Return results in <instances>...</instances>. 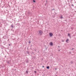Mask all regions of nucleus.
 I'll return each instance as SVG.
<instances>
[{"label": "nucleus", "mask_w": 76, "mask_h": 76, "mask_svg": "<svg viewBox=\"0 0 76 76\" xmlns=\"http://www.w3.org/2000/svg\"><path fill=\"white\" fill-rule=\"evenodd\" d=\"M31 41H29V44H30V43H31Z\"/></svg>", "instance_id": "f3484780"}, {"label": "nucleus", "mask_w": 76, "mask_h": 76, "mask_svg": "<svg viewBox=\"0 0 76 76\" xmlns=\"http://www.w3.org/2000/svg\"><path fill=\"white\" fill-rule=\"evenodd\" d=\"M55 70H57V69H55Z\"/></svg>", "instance_id": "bb28decb"}, {"label": "nucleus", "mask_w": 76, "mask_h": 76, "mask_svg": "<svg viewBox=\"0 0 76 76\" xmlns=\"http://www.w3.org/2000/svg\"><path fill=\"white\" fill-rule=\"evenodd\" d=\"M11 27H12V28H13V25H11Z\"/></svg>", "instance_id": "4468645a"}, {"label": "nucleus", "mask_w": 76, "mask_h": 76, "mask_svg": "<svg viewBox=\"0 0 76 76\" xmlns=\"http://www.w3.org/2000/svg\"><path fill=\"white\" fill-rule=\"evenodd\" d=\"M33 2H34V3H35V0H34L33 1Z\"/></svg>", "instance_id": "ddd939ff"}, {"label": "nucleus", "mask_w": 76, "mask_h": 76, "mask_svg": "<svg viewBox=\"0 0 76 76\" xmlns=\"http://www.w3.org/2000/svg\"><path fill=\"white\" fill-rule=\"evenodd\" d=\"M53 17V18H54L55 17V15H54Z\"/></svg>", "instance_id": "412c9836"}, {"label": "nucleus", "mask_w": 76, "mask_h": 76, "mask_svg": "<svg viewBox=\"0 0 76 76\" xmlns=\"http://www.w3.org/2000/svg\"><path fill=\"white\" fill-rule=\"evenodd\" d=\"M60 18L61 19H62L63 17V16L61 15L60 17Z\"/></svg>", "instance_id": "423d86ee"}, {"label": "nucleus", "mask_w": 76, "mask_h": 76, "mask_svg": "<svg viewBox=\"0 0 76 76\" xmlns=\"http://www.w3.org/2000/svg\"><path fill=\"white\" fill-rule=\"evenodd\" d=\"M62 42H64V40H62Z\"/></svg>", "instance_id": "b1692460"}, {"label": "nucleus", "mask_w": 76, "mask_h": 76, "mask_svg": "<svg viewBox=\"0 0 76 76\" xmlns=\"http://www.w3.org/2000/svg\"><path fill=\"white\" fill-rule=\"evenodd\" d=\"M69 39H67L66 40V42H67H67L68 41H69Z\"/></svg>", "instance_id": "1a4fd4ad"}, {"label": "nucleus", "mask_w": 76, "mask_h": 76, "mask_svg": "<svg viewBox=\"0 0 76 76\" xmlns=\"http://www.w3.org/2000/svg\"><path fill=\"white\" fill-rule=\"evenodd\" d=\"M34 72L35 73H37V72H36V71H34Z\"/></svg>", "instance_id": "aec40b11"}, {"label": "nucleus", "mask_w": 76, "mask_h": 76, "mask_svg": "<svg viewBox=\"0 0 76 76\" xmlns=\"http://www.w3.org/2000/svg\"><path fill=\"white\" fill-rule=\"evenodd\" d=\"M3 38L4 39H6V38H7V37L6 36H4Z\"/></svg>", "instance_id": "20e7f679"}, {"label": "nucleus", "mask_w": 76, "mask_h": 76, "mask_svg": "<svg viewBox=\"0 0 76 76\" xmlns=\"http://www.w3.org/2000/svg\"><path fill=\"white\" fill-rule=\"evenodd\" d=\"M35 51H36V50H35Z\"/></svg>", "instance_id": "c85d7f7f"}, {"label": "nucleus", "mask_w": 76, "mask_h": 76, "mask_svg": "<svg viewBox=\"0 0 76 76\" xmlns=\"http://www.w3.org/2000/svg\"><path fill=\"white\" fill-rule=\"evenodd\" d=\"M68 36H69V37H70V38H71V36H70V34H69V33L68 34Z\"/></svg>", "instance_id": "9d476101"}, {"label": "nucleus", "mask_w": 76, "mask_h": 76, "mask_svg": "<svg viewBox=\"0 0 76 76\" xmlns=\"http://www.w3.org/2000/svg\"><path fill=\"white\" fill-rule=\"evenodd\" d=\"M43 34V32L41 30H39V35H42Z\"/></svg>", "instance_id": "f257e3e1"}, {"label": "nucleus", "mask_w": 76, "mask_h": 76, "mask_svg": "<svg viewBox=\"0 0 76 76\" xmlns=\"http://www.w3.org/2000/svg\"><path fill=\"white\" fill-rule=\"evenodd\" d=\"M27 53L28 54H29V53L28 52H27Z\"/></svg>", "instance_id": "dca6fc26"}, {"label": "nucleus", "mask_w": 76, "mask_h": 76, "mask_svg": "<svg viewBox=\"0 0 76 76\" xmlns=\"http://www.w3.org/2000/svg\"><path fill=\"white\" fill-rule=\"evenodd\" d=\"M59 48H60V46H58V47Z\"/></svg>", "instance_id": "393cba45"}, {"label": "nucleus", "mask_w": 76, "mask_h": 76, "mask_svg": "<svg viewBox=\"0 0 76 76\" xmlns=\"http://www.w3.org/2000/svg\"><path fill=\"white\" fill-rule=\"evenodd\" d=\"M71 64H73V62L72 61H71Z\"/></svg>", "instance_id": "9b49d317"}, {"label": "nucleus", "mask_w": 76, "mask_h": 76, "mask_svg": "<svg viewBox=\"0 0 76 76\" xmlns=\"http://www.w3.org/2000/svg\"><path fill=\"white\" fill-rule=\"evenodd\" d=\"M74 49V48H72V50H73Z\"/></svg>", "instance_id": "a878e982"}, {"label": "nucleus", "mask_w": 76, "mask_h": 76, "mask_svg": "<svg viewBox=\"0 0 76 76\" xmlns=\"http://www.w3.org/2000/svg\"><path fill=\"white\" fill-rule=\"evenodd\" d=\"M28 16H30L31 15V12H28Z\"/></svg>", "instance_id": "f03ea898"}, {"label": "nucleus", "mask_w": 76, "mask_h": 76, "mask_svg": "<svg viewBox=\"0 0 76 76\" xmlns=\"http://www.w3.org/2000/svg\"><path fill=\"white\" fill-rule=\"evenodd\" d=\"M42 67H44V66H42Z\"/></svg>", "instance_id": "5701e85b"}, {"label": "nucleus", "mask_w": 76, "mask_h": 76, "mask_svg": "<svg viewBox=\"0 0 76 76\" xmlns=\"http://www.w3.org/2000/svg\"><path fill=\"white\" fill-rule=\"evenodd\" d=\"M55 10V9H53L52 10Z\"/></svg>", "instance_id": "a211bd4d"}, {"label": "nucleus", "mask_w": 76, "mask_h": 76, "mask_svg": "<svg viewBox=\"0 0 76 76\" xmlns=\"http://www.w3.org/2000/svg\"><path fill=\"white\" fill-rule=\"evenodd\" d=\"M46 2H48V1H46Z\"/></svg>", "instance_id": "4be33fe9"}, {"label": "nucleus", "mask_w": 76, "mask_h": 76, "mask_svg": "<svg viewBox=\"0 0 76 76\" xmlns=\"http://www.w3.org/2000/svg\"><path fill=\"white\" fill-rule=\"evenodd\" d=\"M46 68L47 69H50V66H48Z\"/></svg>", "instance_id": "6e6552de"}, {"label": "nucleus", "mask_w": 76, "mask_h": 76, "mask_svg": "<svg viewBox=\"0 0 76 76\" xmlns=\"http://www.w3.org/2000/svg\"><path fill=\"white\" fill-rule=\"evenodd\" d=\"M7 63L8 64H10V61H7Z\"/></svg>", "instance_id": "39448f33"}, {"label": "nucleus", "mask_w": 76, "mask_h": 76, "mask_svg": "<svg viewBox=\"0 0 76 76\" xmlns=\"http://www.w3.org/2000/svg\"><path fill=\"white\" fill-rule=\"evenodd\" d=\"M10 45L9 44V46H10Z\"/></svg>", "instance_id": "cd10ccee"}, {"label": "nucleus", "mask_w": 76, "mask_h": 76, "mask_svg": "<svg viewBox=\"0 0 76 76\" xmlns=\"http://www.w3.org/2000/svg\"><path fill=\"white\" fill-rule=\"evenodd\" d=\"M50 45H53V42H51L50 43Z\"/></svg>", "instance_id": "0eeeda50"}, {"label": "nucleus", "mask_w": 76, "mask_h": 76, "mask_svg": "<svg viewBox=\"0 0 76 76\" xmlns=\"http://www.w3.org/2000/svg\"><path fill=\"white\" fill-rule=\"evenodd\" d=\"M72 6L73 7H74V5L73 4H72Z\"/></svg>", "instance_id": "2eb2a0df"}, {"label": "nucleus", "mask_w": 76, "mask_h": 76, "mask_svg": "<svg viewBox=\"0 0 76 76\" xmlns=\"http://www.w3.org/2000/svg\"><path fill=\"white\" fill-rule=\"evenodd\" d=\"M49 35L50 36V37H52V36H53V34L52 33H50L49 34Z\"/></svg>", "instance_id": "7ed1b4c3"}, {"label": "nucleus", "mask_w": 76, "mask_h": 76, "mask_svg": "<svg viewBox=\"0 0 76 76\" xmlns=\"http://www.w3.org/2000/svg\"><path fill=\"white\" fill-rule=\"evenodd\" d=\"M65 20V21H66V20Z\"/></svg>", "instance_id": "c756f323"}, {"label": "nucleus", "mask_w": 76, "mask_h": 76, "mask_svg": "<svg viewBox=\"0 0 76 76\" xmlns=\"http://www.w3.org/2000/svg\"><path fill=\"white\" fill-rule=\"evenodd\" d=\"M46 4H45V6H46Z\"/></svg>", "instance_id": "6ab92c4d"}, {"label": "nucleus", "mask_w": 76, "mask_h": 76, "mask_svg": "<svg viewBox=\"0 0 76 76\" xmlns=\"http://www.w3.org/2000/svg\"><path fill=\"white\" fill-rule=\"evenodd\" d=\"M59 51H60V50H59Z\"/></svg>", "instance_id": "7c9ffc66"}, {"label": "nucleus", "mask_w": 76, "mask_h": 76, "mask_svg": "<svg viewBox=\"0 0 76 76\" xmlns=\"http://www.w3.org/2000/svg\"><path fill=\"white\" fill-rule=\"evenodd\" d=\"M26 73H28V71H26Z\"/></svg>", "instance_id": "f8f14e48"}]
</instances>
